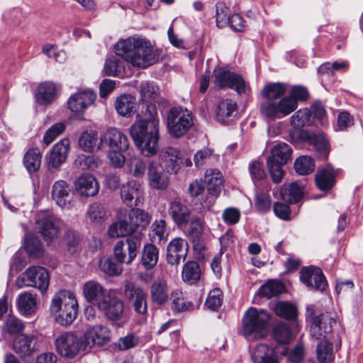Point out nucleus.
I'll return each mask as SVG.
<instances>
[{"label":"nucleus","mask_w":363,"mask_h":363,"mask_svg":"<svg viewBox=\"0 0 363 363\" xmlns=\"http://www.w3.org/2000/svg\"><path fill=\"white\" fill-rule=\"evenodd\" d=\"M115 52L133 66L147 68L158 60L151 43L145 39L130 37L118 41L115 45Z\"/></svg>","instance_id":"obj_1"},{"label":"nucleus","mask_w":363,"mask_h":363,"mask_svg":"<svg viewBox=\"0 0 363 363\" xmlns=\"http://www.w3.org/2000/svg\"><path fill=\"white\" fill-rule=\"evenodd\" d=\"M160 121L151 116L135 121L130 128V134L141 153L152 157L157 153Z\"/></svg>","instance_id":"obj_2"},{"label":"nucleus","mask_w":363,"mask_h":363,"mask_svg":"<svg viewBox=\"0 0 363 363\" xmlns=\"http://www.w3.org/2000/svg\"><path fill=\"white\" fill-rule=\"evenodd\" d=\"M50 310L59 324L67 326L77 318L78 303L72 292L61 290L52 297Z\"/></svg>","instance_id":"obj_3"},{"label":"nucleus","mask_w":363,"mask_h":363,"mask_svg":"<svg viewBox=\"0 0 363 363\" xmlns=\"http://www.w3.org/2000/svg\"><path fill=\"white\" fill-rule=\"evenodd\" d=\"M269 321L267 311L251 307L243 315L242 333L248 341L263 338L267 334Z\"/></svg>","instance_id":"obj_4"},{"label":"nucleus","mask_w":363,"mask_h":363,"mask_svg":"<svg viewBox=\"0 0 363 363\" xmlns=\"http://www.w3.org/2000/svg\"><path fill=\"white\" fill-rule=\"evenodd\" d=\"M306 318L310 324L311 336L317 340L329 339L337 325L335 313L330 311L317 313L313 305L306 307Z\"/></svg>","instance_id":"obj_5"},{"label":"nucleus","mask_w":363,"mask_h":363,"mask_svg":"<svg viewBox=\"0 0 363 363\" xmlns=\"http://www.w3.org/2000/svg\"><path fill=\"white\" fill-rule=\"evenodd\" d=\"M193 124L192 113L186 108L173 107L167 113V128L169 134L174 138L183 136Z\"/></svg>","instance_id":"obj_6"},{"label":"nucleus","mask_w":363,"mask_h":363,"mask_svg":"<svg viewBox=\"0 0 363 363\" xmlns=\"http://www.w3.org/2000/svg\"><path fill=\"white\" fill-rule=\"evenodd\" d=\"M308 97L309 94L306 88L298 85L293 86L288 96L280 99L277 104H270L269 109L273 111L274 114L287 116L297 108L298 101H305Z\"/></svg>","instance_id":"obj_7"},{"label":"nucleus","mask_w":363,"mask_h":363,"mask_svg":"<svg viewBox=\"0 0 363 363\" xmlns=\"http://www.w3.org/2000/svg\"><path fill=\"white\" fill-rule=\"evenodd\" d=\"M286 92V85L283 83H273L267 84L262 90V95L266 98V101L261 103L259 106V111L262 116L268 121H275L276 119H281L286 116L274 113L273 111H271L269 107L270 104H278L280 99L284 97Z\"/></svg>","instance_id":"obj_8"},{"label":"nucleus","mask_w":363,"mask_h":363,"mask_svg":"<svg viewBox=\"0 0 363 363\" xmlns=\"http://www.w3.org/2000/svg\"><path fill=\"white\" fill-rule=\"evenodd\" d=\"M50 283V275L46 269L39 266L28 267L16 280L18 289L32 286L41 291L47 290Z\"/></svg>","instance_id":"obj_9"},{"label":"nucleus","mask_w":363,"mask_h":363,"mask_svg":"<svg viewBox=\"0 0 363 363\" xmlns=\"http://www.w3.org/2000/svg\"><path fill=\"white\" fill-rule=\"evenodd\" d=\"M141 244L140 235L128 236L125 240L118 241L113 248L115 259L121 264H130L136 257Z\"/></svg>","instance_id":"obj_10"},{"label":"nucleus","mask_w":363,"mask_h":363,"mask_svg":"<svg viewBox=\"0 0 363 363\" xmlns=\"http://www.w3.org/2000/svg\"><path fill=\"white\" fill-rule=\"evenodd\" d=\"M213 72L214 83L217 86L235 89L238 94L246 91V83L240 74L220 67H216Z\"/></svg>","instance_id":"obj_11"},{"label":"nucleus","mask_w":363,"mask_h":363,"mask_svg":"<svg viewBox=\"0 0 363 363\" xmlns=\"http://www.w3.org/2000/svg\"><path fill=\"white\" fill-rule=\"evenodd\" d=\"M124 295L131 303L134 311L140 315H146L147 312V294L139 285L128 281L124 286Z\"/></svg>","instance_id":"obj_12"},{"label":"nucleus","mask_w":363,"mask_h":363,"mask_svg":"<svg viewBox=\"0 0 363 363\" xmlns=\"http://www.w3.org/2000/svg\"><path fill=\"white\" fill-rule=\"evenodd\" d=\"M55 344L57 352L61 356L73 358L79 353L82 341L73 333L65 332L57 336Z\"/></svg>","instance_id":"obj_13"},{"label":"nucleus","mask_w":363,"mask_h":363,"mask_svg":"<svg viewBox=\"0 0 363 363\" xmlns=\"http://www.w3.org/2000/svg\"><path fill=\"white\" fill-rule=\"evenodd\" d=\"M290 124L293 129L290 130L289 135L292 140H302L308 134L303 130V128L312 124L311 111L310 108H301L296 111L290 117Z\"/></svg>","instance_id":"obj_14"},{"label":"nucleus","mask_w":363,"mask_h":363,"mask_svg":"<svg viewBox=\"0 0 363 363\" xmlns=\"http://www.w3.org/2000/svg\"><path fill=\"white\" fill-rule=\"evenodd\" d=\"M299 274L301 281L309 289L323 291L328 286L326 279L319 267H303Z\"/></svg>","instance_id":"obj_15"},{"label":"nucleus","mask_w":363,"mask_h":363,"mask_svg":"<svg viewBox=\"0 0 363 363\" xmlns=\"http://www.w3.org/2000/svg\"><path fill=\"white\" fill-rule=\"evenodd\" d=\"M110 321L120 320L124 313V303L118 297L108 294L97 307Z\"/></svg>","instance_id":"obj_16"},{"label":"nucleus","mask_w":363,"mask_h":363,"mask_svg":"<svg viewBox=\"0 0 363 363\" xmlns=\"http://www.w3.org/2000/svg\"><path fill=\"white\" fill-rule=\"evenodd\" d=\"M188 254V243L181 238L172 239L167 247L166 260L172 266H178Z\"/></svg>","instance_id":"obj_17"},{"label":"nucleus","mask_w":363,"mask_h":363,"mask_svg":"<svg viewBox=\"0 0 363 363\" xmlns=\"http://www.w3.org/2000/svg\"><path fill=\"white\" fill-rule=\"evenodd\" d=\"M52 199L62 208L72 206V191L69 184L62 179L56 181L52 186Z\"/></svg>","instance_id":"obj_18"},{"label":"nucleus","mask_w":363,"mask_h":363,"mask_svg":"<svg viewBox=\"0 0 363 363\" xmlns=\"http://www.w3.org/2000/svg\"><path fill=\"white\" fill-rule=\"evenodd\" d=\"M37 229L48 243H51L58 237L60 221L53 216L47 215L37 221Z\"/></svg>","instance_id":"obj_19"},{"label":"nucleus","mask_w":363,"mask_h":363,"mask_svg":"<svg viewBox=\"0 0 363 363\" xmlns=\"http://www.w3.org/2000/svg\"><path fill=\"white\" fill-rule=\"evenodd\" d=\"M101 143L107 145L111 150H127L129 147L128 137L115 128L107 129L101 136Z\"/></svg>","instance_id":"obj_20"},{"label":"nucleus","mask_w":363,"mask_h":363,"mask_svg":"<svg viewBox=\"0 0 363 363\" xmlns=\"http://www.w3.org/2000/svg\"><path fill=\"white\" fill-rule=\"evenodd\" d=\"M180 151L172 147H166L159 154L160 165L168 173H176L179 169Z\"/></svg>","instance_id":"obj_21"},{"label":"nucleus","mask_w":363,"mask_h":363,"mask_svg":"<svg viewBox=\"0 0 363 363\" xmlns=\"http://www.w3.org/2000/svg\"><path fill=\"white\" fill-rule=\"evenodd\" d=\"M168 213L178 227L186 226L191 214L190 208L179 199L169 201Z\"/></svg>","instance_id":"obj_22"},{"label":"nucleus","mask_w":363,"mask_h":363,"mask_svg":"<svg viewBox=\"0 0 363 363\" xmlns=\"http://www.w3.org/2000/svg\"><path fill=\"white\" fill-rule=\"evenodd\" d=\"M96 99V94L86 90L76 93L70 96L68 100V108L74 113H83L89 106L95 101Z\"/></svg>","instance_id":"obj_23"},{"label":"nucleus","mask_w":363,"mask_h":363,"mask_svg":"<svg viewBox=\"0 0 363 363\" xmlns=\"http://www.w3.org/2000/svg\"><path fill=\"white\" fill-rule=\"evenodd\" d=\"M111 340V332L109 329L101 325H94L88 329L84 333V341L86 345L102 346L108 344Z\"/></svg>","instance_id":"obj_24"},{"label":"nucleus","mask_w":363,"mask_h":363,"mask_svg":"<svg viewBox=\"0 0 363 363\" xmlns=\"http://www.w3.org/2000/svg\"><path fill=\"white\" fill-rule=\"evenodd\" d=\"M82 293L85 300L96 308L109 294L106 292L101 284L95 281H89L84 283Z\"/></svg>","instance_id":"obj_25"},{"label":"nucleus","mask_w":363,"mask_h":363,"mask_svg":"<svg viewBox=\"0 0 363 363\" xmlns=\"http://www.w3.org/2000/svg\"><path fill=\"white\" fill-rule=\"evenodd\" d=\"M75 190L81 196H96L99 191V185L96 178L89 174H83L76 180Z\"/></svg>","instance_id":"obj_26"},{"label":"nucleus","mask_w":363,"mask_h":363,"mask_svg":"<svg viewBox=\"0 0 363 363\" xmlns=\"http://www.w3.org/2000/svg\"><path fill=\"white\" fill-rule=\"evenodd\" d=\"M147 179L150 187L157 190H164L168 187L169 179L168 176L160 169L155 161H151L147 167Z\"/></svg>","instance_id":"obj_27"},{"label":"nucleus","mask_w":363,"mask_h":363,"mask_svg":"<svg viewBox=\"0 0 363 363\" xmlns=\"http://www.w3.org/2000/svg\"><path fill=\"white\" fill-rule=\"evenodd\" d=\"M36 343L37 340L35 335L22 334L15 338L13 349L21 357H28L36 351Z\"/></svg>","instance_id":"obj_28"},{"label":"nucleus","mask_w":363,"mask_h":363,"mask_svg":"<svg viewBox=\"0 0 363 363\" xmlns=\"http://www.w3.org/2000/svg\"><path fill=\"white\" fill-rule=\"evenodd\" d=\"M118 220L112 223L108 228L107 233L110 238H117L125 237L133 233L131 227L128 223L126 210H120L118 212Z\"/></svg>","instance_id":"obj_29"},{"label":"nucleus","mask_w":363,"mask_h":363,"mask_svg":"<svg viewBox=\"0 0 363 363\" xmlns=\"http://www.w3.org/2000/svg\"><path fill=\"white\" fill-rule=\"evenodd\" d=\"M141 193V186L135 181H130L121 189V197L123 202L128 206H138Z\"/></svg>","instance_id":"obj_30"},{"label":"nucleus","mask_w":363,"mask_h":363,"mask_svg":"<svg viewBox=\"0 0 363 363\" xmlns=\"http://www.w3.org/2000/svg\"><path fill=\"white\" fill-rule=\"evenodd\" d=\"M70 142L68 138H64L57 143L50 153L49 164L57 168L65 162L69 150Z\"/></svg>","instance_id":"obj_31"},{"label":"nucleus","mask_w":363,"mask_h":363,"mask_svg":"<svg viewBox=\"0 0 363 363\" xmlns=\"http://www.w3.org/2000/svg\"><path fill=\"white\" fill-rule=\"evenodd\" d=\"M126 218L133 233L138 228H145L151 220L149 213L140 208L126 210Z\"/></svg>","instance_id":"obj_32"},{"label":"nucleus","mask_w":363,"mask_h":363,"mask_svg":"<svg viewBox=\"0 0 363 363\" xmlns=\"http://www.w3.org/2000/svg\"><path fill=\"white\" fill-rule=\"evenodd\" d=\"M167 283L164 279L155 280L150 286L152 301L159 306L165 304L169 298Z\"/></svg>","instance_id":"obj_33"},{"label":"nucleus","mask_w":363,"mask_h":363,"mask_svg":"<svg viewBox=\"0 0 363 363\" xmlns=\"http://www.w3.org/2000/svg\"><path fill=\"white\" fill-rule=\"evenodd\" d=\"M56 96V86L50 82L40 84L35 94L36 101L41 105H48L52 103Z\"/></svg>","instance_id":"obj_34"},{"label":"nucleus","mask_w":363,"mask_h":363,"mask_svg":"<svg viewBox=\"0 0 363 363\" xmlns=\"http://www.w3.org/2000/svg\"><path fill=\"white\" fill-rule=\"evenodd\" d=\"M315 182L317 187L323 191L330 190L335 184V172L332 168H324L316 172Z\"/></svg>","instance_id":"obj_35"},{"label":"nucleus","mask_w":363,"mask_h":363,"mask_svg":"<svg viewBox=\"0 0 363 363\" xmlns=\"http://www.w3.org/2000/svg\"><path fill=\"white\" fill-rule=\"evenodd\" d=\"M159 259V250L157 247L151 243L143 246L140 255V264L146 269H153Z\"/></svg>","instance_id":"obj_36"},{"label":"nucleus","mask_w":363,"mask_h":363,"mask_svg":"<svg viewBox=\"0 0 363 363\" xmlns=\"http://www.w3.org/2000/svg\"><path fill=\"white\" fill-rule=\"evenodd\" d=\"M203 184L207 189L208 192L215 196H217L220 191L223 184V179L220 172L215 169L206 171Z\"/></svg>","instance_id":"obj_37"},{"label":"nucleus","mask_w":363,"mask_h":363,"mask_svg":"<svg viewBox=\"0 0 363 363\" xmlns=\"http://www.w3.org/2000/svg\"><path fill=\"white\" fill-rule=\"evenodd\" d=\"M292 150L285 143H279L274 146L271 150V155L268 157L267 162L285 164L291 160Z\"/></svg>","instance_id":"obj_38"},{"label":"nucleus","mask_w":363,"mask_h":363,"mask_svg":"<svg viewBox=\"0 0 363 363\" xmlns=\"http://www.w3.org/2000/svg\"><path fill=\"white\" fill-rule=\"evenodd\" d=\"M254 363H278L274 350L265 344L258 345L252 355Z\"/></svg>","instance_id":"obj_39"},{"label":"nucleus","mask_w":363,"mask_h":363,"mask_svg":"<svg viewBox=\"0 0 363 363\" xmlns=\"http://www.w3.org/2000/svg\"><path fill=\"white\" fill-rule=\"evenodd\" d=\"M61 242L69 253L74 254L81 249L82 237L77 231L68 228L64 232Z\"/></svg>","instance_id":"obj_40"},{"label":"nucleus","mask_w":363,"mask_h":363,"mask_svg":"<svg viewBox=\"0 0 363 363\" xmlns=\"http://www.w3.org/2000/svg\"><path fill=\"white\" fill-rule=\"evenodd\" d=\"M78 143L82 150L92 152L101 148L102 143L99 142L98 135L95 131H84L80 135Z\"/></svg>","instance_id":"obj_41"},{"label":"nucleus","mask_w":363,"mask_h":363,"mask_svg":"<svg viewBox=\"0 0 363 363\" xmlns=\"http://www.w3.org/2000/svg\"><path fill=\"white\" fill-rule=\"evenodd\" d=\"M282 200L289 203L298 202L303 197V189L297 182H292L288 186H283L280 190Z\"/></svg>","instance_id":"obj_42"},{"label":"nucleus","mask_w":363,"mask_h":363,"mask_svg":"<svg viewBox=\"0 0 363 363\" xmlns=\"http://www.w3.org/2000/svg\"><path fill=\"white\" fill-rule=\"evenodd\" d=\"M86 218L93 224H101L107 219V211L104 204L94 202L89 205Z\"/></svg>","instance_id":"obj_43"},{"label":"nucleus","mask_w":363,"mask_h":363,"mask_svg":"<svg viewBox=\"0 0 363 363\" xmlns=\"http://www.w3.org/2000/svg\"><path fill=\"white\" fill-rule=\"evenodd\" d=\"M237 110V104L231 99H225L219 102L216 108V118L222 123H226Z\"/></svg>","instance_id":"obj_44"},{"label":"nucleus","mask_w":363,"mask_h":363,"mask_svg":"<svg viewBox=\"0 0 363 363\" xmlns=\"http://www.w3.org/2000/svg\"><path fill=\"white\" fill-rule=\"evenodd\" d=\"M135 105V99L130 94H122L115 101L117 113L124 117H130Z\"/></svg>","instance_id":"obj_45"},{"label":"nucleus","mask_w":363,"mask_h":363,"mask_svg":"<svg viewBox=\"0 0 363 363\" xmlns=\"http://www.w3.org/2000/svg\"><path fill=\"white\" fill-rule=\"evenodd\" d=\"M17 303L18 308L23 315H30L35 311L36 296L30 292L21 293L18 295Z\"/></svg>","instance_id":"obj_46"},{"label":"nucleus","mask_w":363,"mask_h":363,"mask_svg":"<svg viewBox=\"0 0 363 363\" xmlns=\"http://www.w3.org/2000/svg\"><path fill=\"white\" fill-rule=\"evenodd\" d=\"M272 335L274 341L280 345H287L292 339V333L289 325L282 321L274 325Z\"/></svg>","instance_id":"obj_47"},{"label":"nucleus","mask_w":363,"mask_h":363,"mask_svg":"<svg viewBox=\"0 0 363 363\" xmlns=\"http://www.w3.org/2000/svg\"><path fill=\"white\" fill-rule=\"evenodd\" d=\"M149 235L152 242L164 244L168 237L165 220L162 219L155 220L151 225Z\"/></svg>","instance_id":"obj_48"},{"label":"nucleus","mask_w":363,"mask_h":363,"mask_svg":"<svg viewBox=\"0 0 363 363\" xmlns=\"http://www.w3.org/2000/svg\"><path fill=\"white\" fill-rule=\"evenodd\" d=\"M42 161V154L38 148L28 150L23 157V164L28 172L38 171Z\"/></svg>","instance_id":"obj_49"},{"label":"nucleus","mask_w":363,"mask_h":363,"mask_svg":"<svg viewBox=\"0 0 363 363\" xmlns=\"http://www.w3.org/2000/svg\"><path fill=\"white\" fill-rule=\"evenodd\" d=\"M25 250L30 256L35 258L41 257L44 252L40 240L32 233L25 235Z\"/></svg>","instance_id":"obj_50"},{"label":"nucleus","mask_w":363,"mask_h":363,"mask_svg":"<svg viewBox=\"0 0 363 363\" xmlns=\"http://www.w3.org/2000/svg\"><path fill=\"white\" fill-rule=\"evenodd\" d=\"M182 279L190 284L196 283L201 277V269L196 261H188L183 267Z\"/></svg>","instance_id":"obj_51"},{"label":"nucleus","mask_w":363,"mask_h":363,"mask_svg":"<svg viewBox=\"0 0 363 363\" xmlns=\"http://www.w3.org/2000/svg\"><path fill=\"white\" fill-rule=\"evenodd\" d=\"M316 348L317 358L320 363H330L334 359L333 347L328 339H323Z\"/></svg>","instance_id":"obj_52"},{"label":"nucleus","mask_w":363,"mask_h":363,"mask_svg":"<svg viewBox=\"0 0 363 363\" xmlns=\"http://www.w3.org/2000/svg\"><path fill=\"white\" fill-rule=\"evenodd\" d=\"M172 309L175 312H184L194 308L193 304L184 301L183 293L179 289L172 291L170 294Z\"/></svg>","instance_id":"obj_53"},{"label":"nucleus","mask_w":363,"mask_h":363,"mask_svg":"<svg viewBox=\"0 0 363 363\" xmlns=\"http://www.w3.org/2000/svg\"><path fill=\"white\" fill-rule=\"evenodd\" d=\"M119 55L108 57L104 65V71L108 76H118L125 69L124 62Z\"/></svg>","instance_id":"obj_54"},{"label":"nucleus","mask_w":363,"mask_h":363,"mask_svg":"<svg viewBox=\"0 0 363 363\" xmlns=\"http://www.w3.org/2000/svg\"><path fill=\"white\" fill-rule=\"evenodd\" d=\"M99 267L105 274L109 276H118L123 270L122 264L113 260L110 257H104L101 259Z\"/></svg>","instance_id":"obj_55"},{"label":"nucleus","mask_w":363,"mask_h":363,"mask_svg":"<svg viewBox=\"0 0 363 363\" xmlns=\"http://www.w3.org/2000/svg\"><path fill=\"white\" fill-rule=\"evenodd\" d=\"M305 138H308L311 144L313 145V147L317 152L319 153L320 157L325 159L329 153V145L326 138L323 135H307Z\"/></svg>","instance_id":"obj_56"},{"label":"nucleus","mask_w":363,"mask_h":363,"mask_svg":"<svg viewBox=\"0 0 363 363\" xmlns=\"http://www.w3.org/2000/svg\"><path fill=\"white\" fill-rule=\"evenodd\" d=\"M294 169L298 174L306 175L313 172L315 163L312 157L309 156H300L294 162Z\"/></svg>","instance_id":"obj_57"},{"label":"nucleus","mask_w":363,"mask_h":363,"mask_svg":"<svg viewBox=\"0 0 363 363\" xmlns=\"http://www.w3.org/2000/svg\"><path fill=\"white\" fill-rule=\"evenodd\" d=\"M159 92V87L152 82H142L140 85V93L143 101L151 102L156 100Z\"/></svg>","instance_id":"obj_58"},{"label":"nucleus","mask_w":363,"mask_h":363,"mask_svg":"<svg viewBox=\"0 0 363 363\" xmlns=\"http://www.w3.org/2000/svg\"><path fill=\"white\" fill-rule=\"evenodd\" d=\"M284 289L281 283L276 281H269L259 289V294L262 297L270 298L280 294Z\"/></svg>","instance_id":"obj_59"},{"label":"nucleus","mask_w":363,"mask_h":363,"mask_svg":"<svg viewBox=\"0 0 363 363\" xmlns=\"http://www.w3.org/2000/svg\"><path fill=\"white\" fill-rule=\"evenodd\" d=\"M188 222L189 226L187 229V234L191 238L194 242L199 240L200 237L203 233L204 222L199 217H191Z\"/></svg>","instance_id":"obj_60"},{"label":"nucleus","mask_w":363,"mask_h":363,"mask_svg":"<svg viewBox=\"0 0 363 363\" xmlns=\"http://www.w3.org/2000/svg\"><path fill=\"white\" fill-rule=\"evenodd\" d=\"M274 312L278 316L287 320H294L297 315L296 307L284 301L279 302L275 305Z\"/></svg>","instance_id":"obj_61"},{"label":"nucleus","mask_w":363,"mask_h":363,"mask_svg":"<svg viewBox=\"0 0 363 363\" xmlns=\"http://www.w3.org/2000/svg\"><path fill=\"white\" fill-rule=\"evenodd\" d=\"M230 13V9L223 3L216 4V19L217 26L223 28L229 25Z\"/></svg>","instance_id":"obj_62"},{"label":"nucleus","mask_w":363,"mask_h":363,"mask_svg":"<svg viewBox=\"0 0 363 363\" xmlns=\"http://www.w3.org/2000/svg\"><path fill=\"white\" fill-rule=\"evenodd\" d=\"M65 130V125L63 123H57L52 125L45 132L43 137V142L46 145L52 143L57 137L61 135Z\"/></svg>","instance_id":"obj_63"},{"label":"nucleus","mask_w":363,"mask_h":363,"mask_svg":"<svg viewBox=\"0 0 363 363\" xmlns=\"http://www.w3.org/2000/svg\"><path fill=\"white\" fill-rule=\"evenodd\" d=\"M128 165L130 173L136 178L143 177L147 169L146 163L142 159L138 157L131 159Z\"/></svg>","instance_id":"obj_64"}]
</instances>
